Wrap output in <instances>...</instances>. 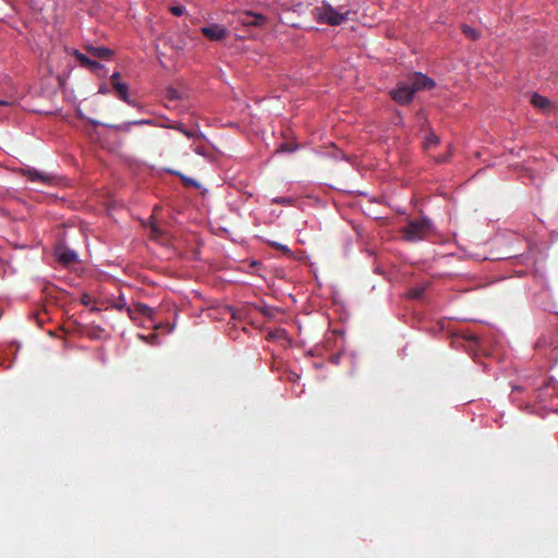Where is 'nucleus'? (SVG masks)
Masks as SVG:
<instances>
[{"label":"nucleus","instance_id":"18","mask_svg":"<svg viewBox=\"0 0 558 558\" xmlns=\"http://www.w3.org/2000/svg\"><path fill=\"white\" fill-rule=\"evenodd\" d=\"M451 156H452V148L449 145L448 151L446 154H442V155H439V156L435 157V162L439 163V165L440 163H446V162H448L450 160Z\"/></svg>","mask_w":558,"mask_h":558},{"label":"nucleus","instance_id":"20","mask_svg":"<svg viewBox=\"0 0 558 558\" xmlns=\"http://www.w3.org/2000/svg\"><path fill=\"white\" fill-rule=\"evenodd\" d=\"M270 339H287V332L283 329H277L268 333Z\"/></svg>","mask_w":558,"mask_h":558},{"label":"nucleus","instance_id":"28","mask_svg":"<svg viewBox=\"0 0 558 558\" xmlns=\"http://www.w3.org/2000/svg\"><path fill=\"white\" fill-rule=\"evenodd\" d=\"M124 305H125L124 303L118 302V303H116V304H114V306H113V307H114L116 310H118V311H122V310H123V307H124Z\"/></svg>","mask_w":558,"mask_h":558},{"label":"nucleus","instance_id":"9","mask_svg":"<svg viewBox=\"0 0 558 558\" xmlns=\"http://www.w3.org/2000/svg\"><path fill=\"white\" fill-rule=\"evenodd\" d=\"M266 22L265 15L252 12H247L243 19V23L248 26H263Z\"/></svg>","mask_w":558,"mask_h":558},{"label":"nucleus","instance_id":"30","mask_svg":"<svg viewBox=\"0 0 558 558\" xmlns=\"http://www.w3.org/2000/svg\"><path fill=\"white\" fill-rule=\"evenodd\" d=\"M9 101L0 99V106H8Z\"/></svg>","mask_w":558,"mask_h":558},{"label":"nucleus","instance_id":"32","mask_svg":"<svg viewBox=\"0 0 558 558\" xmlns=\"http://www.w3.org/2000/svg\"><path fill=\"white\" fill-rule=\"evenodd\" d=\"M151 323L154 324V327H155L156 329L161 328V326H160L161 324H158V325H157V324H156L155 322H153V320H151Z\"/></svg>","mask_w":558,"mask_h":558},{"label":"nucleus","instance_id":"14","mask_svg":"<svg viewBox=\"0 0 558 558\" xmlns=\"http://www.w3.org/2000/svg\"><path fill=\"white\" fill-rule=\"evenodd\" d=\"M440 144V138L433 130H429L428 134L425 136L423 142V147L425 150L436 147Z\"/></svg>","mask_w":558,"mask_h":558},{"label":"nucleus","instance_id":"6","mask_svg":"<svg viewBox=\"0 0 558 558\" xmlns=\"http://www.w3.org/2000/svg\"><path fill=\"white\" fill-rule=\"evenodd\" d=\"M54 255L57 260L63 266H69L73 264L74 262L77 260L78 257L77 253L74 250L69 248L66 246H60L56 248Z\"/></svg>","mask_w":558,"mask_h":558},{"label":"nucleus","instance_id":"11","mask_svg":"<svg viewBox=\"0 0 558 558\" xmlns=\"http://www.w3.org/2000/svg\"><path fill=\"white\" fill-rule=\"evenodd\" d=\"M429 287L428 283H422L415 287H412L408 290L405 293V296L412 300H422L425 295V292L427 288Z\"/></svg>","mask_w":558,"mask_h":558},{"label":"nucleus","instance_id":"29","mask_svg":"<svg viewBox=\"0 0 558 558\" xmlns=\"http://www.w3.org/2000/svg\"><path fill=\"white\" fill-rule=\"evenodd\" d=\"M508 258L522 259V258H524V256L523 255H514V256H509Z\"/></svg>","mask_w":558,"mask_h":558},{"label":"nucleus","instance_id":"19","mask_svg":"<svg viewBox=\"0 0 558 558\" xmlns=\"http://www.w3.org/2000/svg\"><path fill=\"white\" fill-rule=\"evenodd\" d=\"M179 177L181 178V180H182L184 185L193 186L195 189H199L201 187V184L195 179L185 177L183 174H179Z\"/></svg>","mask_w":558,"mask_h":558},{"label":"nucleus","instance_id":"4","mask_svg":"<svg viewBox=\"0 0 558 558\" xmlns=\"http://www.w3.org/2000/svg\"><path fill=\"white\" fill-rule=\"evenodd\" d=\"M21 173L26 177L31 182H38L44 185H56L58 177L52 173L39 171L35 168L21 169Z\"/></svg>","mask_w":558,"mask_h":558},{"label":"nucleus","instance_id":"2","mask_svg":"<svg viewBox=\"0 0 558 558\" xmlns=\"http://www.w3.org/2000/svg\"><path fill=\"white\" fill-rule=\"evenodd\" d=\"M351 9L349 5L340 4L333 8L329 2L323 1L320 5L313 10L314 19L320 23L329 26H338L349 21Z\"/></svg>","mask_w":558,"mask_h":558},{"label":"nucleus","instance_id":"5","mask_svg":"<svg viewBox=\"0 0 558 558\" xmlns=\"http://www.w3.org/2000/svg\"><path fill=\"white\" fill-rule=\"evenodd\" d=\"M201 33L211 41H222L229 34L225 25L213 23L201 27Z\"/></svg>","mask_w":558,"mask_h":558},{"label":"nucleus","instance_id":"27","mask_svg":"<svg viewBox=\"0 0 558 558\" xmlns=\"http://www.w3.org/2000/svg\"><path fill=\"white\" fill-rule=\"evenodd\" d=\"M108 92L109 90H108L106 85H100L99 88H98V93L99 94L106 95V94H108Z\"/></svg>","mask_w":558,"mask_h":558},{"label":"nucleus","instance_id":"17","mask_svg":"<svg viewBox=\"0 0 558 558\" xmlns=\"http://www.w3.org/2000/svg\"><path fill=\"white\" fill-rule=\"evenodd\" d=\"M462 33L472 40H476L480 38V33L475 28L466 24L462 25Z\"/></svg>","mask_w":558,"mask_h":558},{"label":"nucleus","instance_id":"7","mask_svg":"<svg viewBox=\"0 0 558 558\" xmlns=\"http://www.w3.org/2000/svg\"><path fill=\"white\" fill-rule=\"evenodd\" d=\"M112 88L116 92V95L119 99L128 104L129 106L135 107L136 104L130 99V88L126 83L114 81Z\"/></svg>","mask_w":558,"mask_h":558},{"label":"nucleus","instance_id":"13","mask_svg":"<svg viewBox=\"0 0 558 558\" xmlns=\"http://www.w3.org/2000/svg\"><path fill=\"white\" fill-rule=\"evenodd\" d=\"M531 104L534 107H536L538 109H542V110H547V109L550 108V101L546 97H544V96H542V95H539L537 93H534L532 95Z\"/></svg>","mask_w":558,"mask_h":558},{"label":"nucleus","instance_id":"3","mask_svg":"<svg viewBox=\"0 0 558 558\" xmlns=\"http://www.w3.org/2000/svg\"><path fill=\"white\" fill-rule=\"evenodd\" d=\"M433 230V222L427 217L410 220L401 230L404 240L416 242L424 240Z\"/></svg>","mask_w":558,"mask_h":558},{"label":"nucleus","instance_id":"10","mask_svg":"<svg viewBox=\"0 0 558 558\" xmlns=\"http://www.w3.org/2000/svg\"><path fill=\"white\" fill-rule=\"evenodd\" d=\"M86 50L93 57L99 59H109L113 54L112 50L107 47L87 46Z\"/></svg>","mask_w":558,"mask_h":558},{"label":"nucleus","instance_id":"16","mask_svg":"<svg viewBox=\"0 0 558 558\" xmlns=\"http://www.w3.org/2000/svg\"><path fill=\"white\" fill-rule=\"evenodd\" d=\"M270 203L282 206H294L296 203V198L291 196H276L271 198Z\"/></svg>","mask_w":558,"mask_h":558},{"label":"nucleus","instance_id":"1","mask_svg":"<svg viewBox=\"0 0 558 558\" xmlns=\"http://www.w3.org/2000/svg\"><path fill=\"white\" fill-rule=\"evenodd\" d=\"M436 86L433 78L421 72H414L407 81L398 82L397 86L390 92L391 98L399 105H409L420 90H428Z\"/></svg>","mask_w":558,"mask_h":558},{"label":"nucleus","instance_id":"33","mask_svg":"<svg viewBox=\"0 0 558 558\" xmlns=\"http://www.w3.org/2000/svg\"><path fill=\"white\" fill-rule=\"evenodd\" d=\"M153 230H154V232H158V228L157 227H153Z\"/></svg>","mask_w":558,"mask_h":558},{"label":"nucleus","instance_id":"23","mask_svg":"<svg viewBox=\"0 0 558 558\" xmlns=\"http://www.w3.org/2000/svg\"><path fill=\"white\" fill-rule=\"evenodd\" d=\"M271 246L283 252V253H287V254L291 253V250L287 245L281 244L279 242H271Z\"/></svg>","mask_w":558,"mask_h":558},{"label":"nucleus","instance_id":"12","mask_svg":"<svg viewBox=\"0 0 558 558\" xmlns=\"http://www.w3.org/2000/svg\"><path fill=\"white\" fill-rule=\"evenodd\" d=\"M89 122L94 125H104L105 128L112 129L117 132H130L133 126V121H126L121 124H105L96 120H89Z\"/></svg>","mask_w":558,"mask_h":558},{"label":"nucleus","instance_id":"34","mask_svg":"<svg viewBox=\"0 0 558 558\" xmlns=\"http://www.w3.org/2000/svg\"><path fill=\"white\" fill-rule=\"evenodd\" d=\"M172 327L167 326V332L171 330Z\"/></svg>","mask_w":558,"mask_h":558},{"label":"nucleus","instance_id":"22","mask_svg":"<svg viewBox=\"0 0 558 558\" xmlns=\"http://www.w3.org/2000/svg\"><path fill=\"white\" fill-rule=\"evenodd\" d=\"M133 125H156V121L151 119L134 120Z\"/></svg>","mask_w":558,"mask_h":558},{"label":"nucleus","instance_id":"8","mask_svg":"<svg viewBox=\"0 0 558 558\" xmlns=\"http://www.w3.org/2000/svg\"><path fill=\"white\" fill-rule=\"evenodd\" d=\"M74 56H75L76 60L80 62V64L83 66L89 68L93 71H98V70L104 69V65L101 63L86 57L84 53L80 52L78 50L74 51Z\"/></svg>","mask_w":558,"mask_h":558},{"label":"nucleus","instance_id":"21","mask_svg":"<svg viewBox=\"0 0 558 558\" xmlns=\"http://www.w3.org/2000/svg\"><path fill=\"white\" fill-rule=\"evenodd\" d=\"M170 12L175 16H181L184 14L185 8L183 5H172Z\"/></svg>","mask_w":558,"mask_h":558},{"label":"nucleus","instance_id":"25","mask_svg":"<svg viewBox=\"0 0 558 558\" xmlns=\"http://www.w3.org/2000/svg\"><path fill=\"white\" fill-rule=\"evenodd\" d=\"M194 151L197 154V155H201V156H206L207 155V150L204 146H201V147H195L194 148Z\"/></svg>","mask_w":558,"mask_h":558},{"label":"nucleus","instance_id":"24","mask_svg":"<svg viewBox=\"0 0 558 558\" xmlns=\"http://www.w3.org/2000/svg\"><path fill=\"white\" fill-rule=\"evenodd\" d=\"M71 318L72 316L68 318L66 322L63 324V328L66 330V332H69L72 326L74 325V320H72Z\"/></svg>","mask_w":558,"mask_h":558},{"label":"nucleus","instance_id":"31","mask_svg":"<svg viewBox=\"0 0 558 558\" xmlns=\"http://www.w3.org/2000/svg\"><path fill=\"white\" fill-rule=\"evenodd\" d=\"M230 317H231V318H230L231 320L236 322V320H238V318H240L241 316L232 315V316H230ZM235 324H236V323H234V325H235Z\"/></svg>","mask_w":558,"mask_h":558},{"label":"nucleus","instance_id":"26","mask_svg":"<svg viewBox=\"0 0 558 558\" xmlns=\"http://www.w3.org/2000/svg\"><path fill=\"white\" fill-rule=\"evenodd\" d=\"M120 76H121V74H120V72H118V71H116V72H113V73H112V75H111V77H110V78H111V83H112V85L114 84V81H120Z\"/></svg>","mask_w":558,"mask_h":558},{"label":"nucleus","instance_id":"15","mask_svg":"<svg viewBox=\"0 0 558 558\" xmlns=\"http://www.w3.org/2000/svg\"><path fill=\"white\" fill-rule=\"evenodd\" d=\"M174 129L178 130L179 132H181L182 134H184L187 138L194 140L196 137H205L204 134L199 130H195V129L189 130L183 124H179Z\"/></svg>","mask_w":558,"mask_h":558}]
</instances>
